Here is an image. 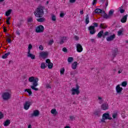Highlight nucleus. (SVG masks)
<instances>
[{"label": "nucleus", "instance_id": "nucleus-1", "mask_svg": "<svg viewBox=\"0 0 128 128\" xmlns=\"http://www.w3.org/2000/svg\"><path fill=\"white\" fill-rule=\"evenodd\" d=\"M28 80L30 82H33L32 86H30L32 90H34L36 91L38 90V88H36V86H38V78H34V76H31L29 78Z\"/></svg>", "mask_w": 128, "mask_h": 128}, {"label": "nucleus", "instance_id": "nucleus-2", "mask_svg": "<svg viewBox=\"0 0 128 128\" xmlns=\"http://www.w3.org/2000/svg\"><path fill=\"white\" fill-rule=\"evenodd\" d=\"M44 6L38 7L34 12V14L36 18H42V16L44 14Z\"/></svg>", "mask_w": 128, "mask_h": 128}, {"label": "nucleus", "instance_id": "nucleus-3", "mask_svg": "<svg viewBox=\"0 0 128 128\" xmlns=\"http://www.w3.org/2000/svg\"><path fill=\"white\" fill-rule=\"evenodd\" d=\"M70 92L72 94V96H75V94L78 96V94H80V86L76 84V88H72L70 90Z\"/></svg>", "mask_w": 128, "mask_h": 128}, {"label": "nucleus", "instance_id": "nucleus-4", "mask_svg": "<svg viewBox=\"0 0 128 128\" xmlns=\"http://www.w3.org/2000/svg\"><path fill=\"white\" fill-rule=\"evenodd\" d=\"M44 27L42 25H39L36 28L35 32L37 34H41L44 32Z\"/></svg>", "mask_w": 128, "mask_h": 128}, {"label": "nucleus", "instance_id": "nucleus-5", "mask_svg": "<svg viewBox=\"0 0 128 128\" xmlns=\"http://www.w3.org/2000/svg\"><path fill=\"white\" fill-rule=\"evenodd\" d=\"M12 95L8 92H4L2 94V98L4 100H8L10 98Z\"/></svg>", "mask_w": 128, "mask_h": 128}, {"label": "nucleus", "instance_id": "nucleus-6", "mask_svg": "<svg viewBox=\"0 0 128 128\" xmlns=\"http://www.w3.org/2000/svg\"><path fill=\"white\" fill-rule=\"evenodd\" d=\"M39 56L42 58H46L48 56V52H42L39 54Z\"/></svg>", "mask_w": 128, "mask_h": 128}, {"label": "nucleus", "instance_id": "nucleus-7", "mask_svg": "<svg viewBox=\"0 0 128 128\" xmlns=\"http://www.w3.org/2000/svg\"><path fill=\"white\" fill-rule=\"evenodd\" d=\"M88 30H90V34H94L96 32V28H94V27L92 26H90L88 27Z\"/></svg>", "mask_w": 128, "mask_h": 128}, {"label": "nucleus", "instance_id": "nucleus-8", "mask_svg": "<svg viewBox=\"0 0 128 128\" xmlns=\"http://www.w3.org/2000/svg\"><path fill=\"white\" fill-rule=\"evenodd\" d=\"M76 52H82V50H84V48H82V46L80 44H78L76 45Z\"/></svg>", "mask_w": 128, "mask_h": 128}, {"label": "nucleus", "instance_id": "nucleus-9", "mask_svg": "<svg viewBox=\"0 0 128 128\" xmlns=\"http://www.w3.org/2000/svg\"><path fill=\"white\" fill-rule=\"evenodd\" d=\"M30 104H32V102H30L29 101L26 102L25 104H24V110H28L30 108Z\"/></svg>", "mask_w": 128, "mask_h": 128}, {"label": "nucleus", "instance_id": "nucleus-10", "mask_svg": "<svg viewBox=\"0 0 128 128\" xmlns=\"http://www.w3.org/2000/svg\"><path fill=\"white\" fill-rule=\"evenodd\" d=\"M123 90L122 88L120 87V85L118 84L116 86V90L117 94H120V92H122Z\"/></svg>", "mask_w": 128, "mask_h": 128}, {"label": "nucleus", "instance_id": "nucleus-11", "mask_svg": "<svg viewBox=\"0 0 128 128\" xmlns=\"http://www.w3.org/2000/svg\"><path fill=\"white\" fill-rule=\"evenodd\" d=\"M102 118L105 120H112V118L110 116V114L108 113H104L102 115Z\"/></svg>", "mask_w": 128, "mask_h": 128}, {"label": "nucleus", "instance_id": "nucleus-12", "mask_svg": "<svg viewBox=\"0 0 128 128\" xmlns=\"http://www.w3.org/2000/svg\"><path fill=\"white\" fill-rule=\"evenodd\" d=\"M116 38V34H113L112 35L106 38V40L107 42H112V40H114Z\"/></svg>", "mask_w": 128, "mask_h": 128}, {"label": "nucleus", "instance_id": "nucleus-13", "mask_svg": "<svg viewBox=\"0 0 128 128\" xmlns=\"http://www.w3.org/2000/svg\"><path fill=\"white\" fill-rule=\"evenodd\" d=\"M101 108L103 110H108V104L107 103L103 104L101 106Z\"/></svg>", "mask_w": 128, "mask_h": 128}, {"label": "nucleus", "instance_id": "nucleus-14", "mask_svg": "<svg viewBox=\"0 0 128 128\" xmlns=\"http://www.w3.org/2000/svg\"><path fill=\"white\" fill-rule=\"evenodd\" d=\"M40 116V111L38 110H35L34 111L33 113L31 114V117L33 116Z\"/></svg>", "mask_w": 128, "mask_h": 128}, {"label": "nucleus", "instance_id": "nucleus-15", "mask_svg": "<svg viewBox=\"0 0 128 128\" xmlns=\"http://www.w3.org/2000/svg\"><path fill=\"white\" fill-rule=\"evenodd\" d=\"M128 14H126L121 19V22H122V24H126V20H128Z\"/></svg>", "mask_w": 128, "mask_h": 128}, {"label": "nucleus", "instance_id": "nucleus-16", "mask_svg": "<svg viewBox=\"0 0 128 128\" xmlns=\"http://www.w3.org/2000/svg\"><path fill=\"white\" fill-rule=\"evenodd\" d=\"M78 62H74L72 64V70H76V68L78 66Z\"/></svg>", "mask_w": 128, "mask_h": 128}, {"label": "nucleus", "instance_id": "nucleus-17", "mask_svg": "<svg viewBox=\"0 0 128 128\" xmlns=\"http://www.w3.org/2000/svg\"><path fill=\"white\" fill-rule=\"evenodd\" d=\"M118 52V50L116 48H115L114 50H112V56H113L114 58H116V56Z\"/></svg>", "mask_w": 128, "mask_h": 128}, {"label": "nucleus", "instance_id": "nucleus-18", "mask_svg": "<svg viewBox=\"0 0 128 128\" xmlns=\"http://www.w3.org/2000/svg\"><path fill=\"white\" fill-rule=\"evenodd\" d=\"M28 58H30L32 60H34L36 58V55L30 54V52H28Z\"/></svg>", "mask_w": 128, "mask_h": 128}, {"label": "nucleus", "instance_id": "nucleus-19", "mask_svg": "<svg viewBox=\"0 0 128 128\" xmlns=\"http://www.w3.org/2000/svg\"><path fill=\"white\" fill-rule=\"evenodd\" d=\"M4 126H8L10 124V120H6L4 123Z\"/></svg>", "mask_w": 128, "mask_h": 128}, {"label": "nucleus", "instance_id": "nucleus-20", "mask_svg": "<svg viewBox=\"0 0 128 128\" xmlns=\"http://www.w3.org/2000/svg\"><path fill=\"white\" fill-rule=\"evenodd\" d=\"M102 14H104L102 16L104 18H106V20H108V18H110V15L108 14H106L104 11L102 12Z\"/></svg>", "mask_w": 128, "mask_h": 128}, {"label": "nucleus", "instance_id": "nucleus-21", "mask_svg": "<svg viewBox=\"0 0 128 128\" xmlns=\"http://www.w3.org/2000/svg\"><path fill=\"white\" fill-rule=\"evenodd\" d=\"M118 10L120 12V14H124V12H126V10L124 9V6H122L118 8Z\"/></svg>", "mask_w": 128, "mask_h": 128}, {"label": "nucleus", "instance_id": "nucleus-22", "mask_svg": "<svg viewBox=\"0 0 128 128\" xmlns=\"http://www.w3.org/2000/svg\"><path fill=\"white\" fill-rule=\"evenodd\" d=\"M85 22L86 24H90V16H88V14H86V16Z\"/></svg>", "mask_w": 128, "mask_h": 128}, {"label": "nucleus", "instance_id": "nucleus-23", "mask_svg": "<svg viewBox=\"0 0 128 128\" xmlns=\"http://www.w3.org/2000/svg\"><path fill=\"white\" fill-rule=\"evenodd\" d=\"M98 102L100 104H102L104 102V99L102 98L100 96H98Z\"/></svg>", "mask_w": 128, "mask_h": 128}, {"label": "nucleus", "instance_id": "nucleus-24", "mask_svg": "<svg viewBox=\"0 0 128 128\" xmlns=\"http://www.w3.org/2000/svg\"><path fill=\"white\" fill-rule=\"evenodd\" d=\"M103 34H104V30H101L98 33V34H97V36L98 38H100L102 36Z\"/></svg>", "mask_w": 128, "mask_h": 128}, {"label": "nucleus", "instance_id": "nucleus-25", "mask_svg": "<svg viewBox=\"0 0 128 128\" xmlns=\"http://www.w3.org/2000/svg\"><path fill=\"white\" fill-rule=\"evenodd\" d=\"M104 10L100 8H96L94 10L96 14H102Z\"/></svg>", "mask_w": 128, "mask_h": 128}, {"label": "nucleus", "instance_id": "nucleus-26", "mask_svg": "<svg viewBox=\"0 0 128 128\" xmlns=\"http://www.w3.org/2000/svg\"><path fill=\"white\" fill-rule=\"evenodd\" d=\"M24 92H26L28 93L29 96H32V89L28 88V89H25Z\"/></svg>", "mask_w": 128, "mask_h": 128}, {"label": "nucleus", "instance_id": "nucleus-27", "mask_svg": "<svg viewBox=\"0 0 128 128\" xmlns=\"http://www.w3.org/2000/svg\"><path fill=\"white\" fill-rule=\"evenodd\" d=\"M36 20L38 22H44L46 20V18H38Z\"/></svg>", "mask_w": 128, "mask_h": 128}, {"label": "nucleus", "instance_id": "nucleus-28", "mask_svg": "<svg viewBox=\"0 0 128 128\" xmlns=\"http://www.w3.org/2000/svg\"><path fill=\"white\" fill-rule=\"evenodd\" d=\"M10 54V52L6 53L4 55L2 56V58H3L4 60L6 58H8V56Z\"/></svg>", "mask_w": 128, "mask_h": 128}, {"label": "nucleus", "instance_id": "nucleus-29", "mask_svg": "<svg viewBox=\"0 0 128 128\" xmlns=\"http://www.w3.org/2000/svg\"><path fill=\"white\" fill-rule=\"evenodd\" d=\"M46 66H48L46 65V63L44 62L41 63L40 68H42V70H44V68H46Z\"/></svg>", "mask_w": 128, "mask_h": 128}, {"label": "nucleus", "instance_id": "nucleus-30", "mask_svg": "<svg viewBox=\"0 0 128 128\" xmlns=\"http://www.w3.org/2000/svg\"><path fill=\"white\" fill-rule=\"evenodd\" d=\"M100 28H108V26L104 24H100Z\"/></svg>", "mask_w": 128, "mask_h": 128}, {"label": "nucleus", "instance_id": "nucleus-31", "mask_svg": "<svg viewBox=\"0 0 128 128\" xmlns=\"http://www.w3.org/2000/svg\"><path fill=\"white\" fill-rule=\"evenodd\" d=\"M11 14H12V10L10 9L6 12V16H10Z\"/></svg>", "mask_w": 128, "mask_h": 128}, {"label": "nucleus", "instance_id": "nucleus-32", "mask_svg": "<svg viewBox=\"0 0 128 128\" xmlns=\"http://www.w3.org/2000/svg\"><path fill=\"white\" fill-rule=\"evenodd\" d=\"M94 114L95 116H100V110L94 111Z\"/></svg>", "mask_w": 128, "mask_h": 128}, {"label": "nucleus", "instance_id": "nucleus-33", "mask_svg": "<svg viewBox=\"0 0 128 128\" xmlns=\"http://www.w3.org/2000/svg\"><path fill=\"white\" fill-rule=\"evenodd\" d=\"M68 62L70 64H71V62H74V58H72V57L68 58Z\"/></svg>", "mask_w": 128, "mask_h": 128}, {"label": "nucleus", "instance_id": "nucleus-34", "mask_svg": "<svg viewBox=\"0 0 128 128\" xmlns=\"http://www.w3.org/2000/svg\"><path fill=\"white\" fill-rule=\"evenodd\" d=\"M122 34H124V31L122 30H119L118 32V36H122Z\"/></svg>", "mask_w": 128, "mask_h": 128}, {"label": "nucleus", "instance_id": "nucleus-35", "mask_svg": "<svg viewBox=\"0 0 128 128\" xmlns=\"http://www.w3.org/2000/svg\"><path fill=\"white\" fill-rule=\"evenodd\" d=\"M127 84H128V82L126 81H124L122 82L121 84V86L124 87L126 86Z\"/></svg>", "mask_w": 128, "mask_h": 128}, {"label": "nucleus", "instance_id": "nucleus-36", "mask_svg": "<svg viewBox=\"0 0 128 128\" xmlns=\"http://www.w3.org/2000/svg\"><path fill=\"white\" fill-rule=\"evenodd\" d=\"M48 68H52V66H54V64L51 62L50 63H49L48 65Z\"/></svg>", "mask_w": 128, "mask_h": 128}, {"label": "nucleus", "instance_id": "nucleus-37", "mask_svg": "<svg viewBox=\"0 0 128 128\" xmlns=\"http://www.w3.org/2000/svg\"><path fill=\"white\" fill-rule=\"evenodd\" d=\"M32 48V44H29L28 46V52H30V50Z\"/></svg>", "mask_w": 128, "mask_h": 128}, {"label": "nucleus", "instance_id": "nucleus-38", "mask_svg": "<svg viewBox=\"0 0 128 128\" xmlns=\"http://www.w3.org/2000/svg\"><path fill=\"white\" fill-rule=\"evenodd\" d=\"M52 22H56V16L54 15H52Z\"/></svg>", "mask_w": 128, "mask_h": 128}, {"label": "nucleus", "instance_id": "nucleus-39", "mask_svg": "<svg viewBox=\"0 0 128 128\" xmlns=\"http://www.w3.org/2000/svg\"><path fill=\"white\" fill-rule=\"evenodd\" d=\"M108 14L109 15V16L110 18V16H112V14H114V10H110L109 11V13Z\"/></svg>", "mask_w": 128, "mask_h": 128}, {"label": "nucleus", "instance_id": "nucleus-40", "mask_svg": "<svg viewBox=\"0 0 128 128\" xmlns=\"http://www.w3.org/2000/svg\"><path fill=\"white\" fill-rule=\"evenodd\" d=\"M64 68H62L60 70V74H64Z\"/></svg>", "mask_w": 128, "mask_h": 128}, {"label": "nucleus", "instance_id": "nucleus-41", "mask_svg": "<svg viewBox=\"0 0 128 128\" xmlns=\"http://www.w3.org/2000/svg\"><path fill=\"white\" fill-rule=\"evenodd\" d=\"M51 114H56V110L52 109L51 110Z\"/></svg>", "mask_w": 128, "mask_h": 128}, {"label": "nucleus", "instance_id": "nucleus-42", "mask_svg": "<svg viewBox=\"0 0 128 128\" xmlns=\"http://www.w3.org/2000/svg\"><path fill=\"white\" fill-rule=\"evenodd\" d=\"M61 40L63 41V42H66V40H68V37H66V36H64L62 37L61 38Z\"/></svg>", "mask_w": 128, "mask_h": 128}, {"label": "nucleus", "instance_id": "nucleus-43", "mask_svg": "<svg viewBox=\"0 0 128 128\" xmlns=\"http://www.w3.org/2000/svg\"><path fill=\"white\" fill-rule=\"evenodd\" d=\"M94 26H92L94 27V28H98V24L96 22L93 23Z\"/></svg>", "mask_w": 128, "mask_h": 128}, {"label": "nucleus", "instance_id": "nucleus-44", "mask_svg": "<svg viewBox=\"0 0 128 128\" xmlns=\"http://www.w3.org/2000/svg\"><path fill=\"white\" fill-rule=\"evenodd\" d=\"M52 44H54V40H51L49 41L48 44L49 46H52Z\"/></svg>", "mask_w": 128, "mask_h": 128}, {"label": "nucleus", "instance_id": "nucleus-45", "mask_svg": "<svg viewBox=\"0 0 128 128\" xmlns=\"http://www.w3.org/2000/svg\"><path fill=\"white\" fill-rule=\"evenodd\" d=\"M34 22V20H32V18H30L28 19V22Z\"/></svg>", "mask_w": 128, "mask_h": 128}, {"label": "nucleus", "instance_id": "nucleus-46", "mask_svg": "<svg viewBox=\"0 0 128 128\" xmlns=\"http://www.w3.org/2000/svg\"><path fill=\"white\" fill-rule=\"evenodd\" d=\"M4 114H2V112H0V120H2V118H4Z\"/></svg>", "mask_w": 128, "mask_h": 128}, {"label": "nucleus", "instance_id": "nucleus-47", "mask_svg": "<svg viewBox=\"0 0 128 128\" xmlns=\"http://www.w3.org/2000/svg\"><path fill=\"white\" fill-rule=\"evenodd\" d=\"M118 114L116 113H114L112 115V118H116Z\"/></svg>", "mask_w": 128, "mask_h": 128}, {"label": "nucleus", "instance_id": "nucleus-48", "mask_svg": "<svg viewBox=\"0 0 128 128\" xmlns=\"http://www.w3.org/2000/svg\"><path fill=\"white\" fill-rule=\"evenodd\" d=\"M70 118L71 120H76V118L72 116H70Z\"/></svg>", "mask_w": 128, "mask_h": 128}, {"label": "nucleus", "instance_id": "nucleus-49", "mask_svg": "<svg viewBox=\"0 0 128 128\" xmlns=\"http://www.w3.org/2000/svg\"><path fill=\"white\" fill-rule=\"evenodd\" d=\"M46 88H52V86L49 84H46Z\"/></svg>", "mask_w": 128, "mask_h": 128}, {"label": "nucleus", "instance_id": "nucleus-50", "mask_svg": "<svg viewBox=\"0 0 128 128\" xmlns=\"http://www.w3.org/2000/svg\"><path fill=\"white\" fill-rule=\"evenodd\" d=\"M62 52H68V49H66V48L64 47L62 49Z\"/></svg>", "mask_w": 128, "mask_h": 128}, {"label": "nucleus", "instance_id": "nucleus-51", "mask_svg": "<svg viewBox=\"0 0 128 128\" xmlns=\"http://www.w3.org/2000/svg\"><path fill=\"white\" fill-rule=\"evenodd\" d=\"M70 74L71 76H75V74H76V72H74V71H72V72H70Z\"/></svg>", "mask_w": 128, "mask_h": 128}, {"label": "nucleus", "instance_id": "nucleus-52", "mask_svg": "<svg viewBox=\"0 0 128 128\" xmlns=\"http://www.w3.org/2000/svg\"><path fill=\"white\" fill-rule=\"evenodd\" d=\"M39 50H44V46H42V45H40L39 46Z\"/></svg>", "mask_w": 128, "mask_h": 128}, {"label": "nucleus", "instance_id": "nucleus-53", "mask_svg": "<svg viewBox=\"0 0 128 128\" xmlns=\"http://www.w3.org/2000/svg\"><path fill=\"white\" fill-rule=\"evenodd\" d=\"M74 38L75 40H80V37H78L77 36H75L74 37Z\"/></svg>", "mask_w": 128, "mask_h": 128}, {"label": "nucleus", "instance_id": "nucleus-54", "mask_svg": "<svg viewBox=\"0 0 128 128\" xmlns=\"http://www.w3.org/2000/svg\"><path fill=\"white\" fill-rule=\"evenodd\" d=\"M96 2H98V0H94L92 1V5L94 6V4H96Z\"/></svg>", "mask_w": 128, "mask_h": 128}, {"label": "nucleus", "instance_id": "nucleus-55", "mask_svg": "<svg viewBox=\"0 0 128 128\" xmlns=\"http://www.w3.org/2000/svg\"><path fill=\"white\" fill-rule=\"evenodd\" d=\"M64 13L61 12L60 13V18H64Z\"/></svg>", "mask_w": 128, "mask_h": 128}, {"label": "nucleus", "instance_id": "nucleus-56", "mask_svg": "<svg viewBox=\"0 0 128 128\" xmlns=\"http://www.w3.org/2000/svg\"><path fill=\"white\" fill-rule=\"evenodd\" d=\"M100 122H106V119L102 117V119L101 120Z\"/></svg>", "mask_w": 128, "mask_h": 128}, {"label": "nucleus", "instance_id": "nucleus-57", "mask_svg": "<svg viewBox=\"0 0 128 128\" xmlns=\"http://www.w3.org/2000/svg\"><path fill=\"white\" fill-rule=\"evenodd\" d=\"M46 64H50L52 62H50V59H47V60H46Z\"/></svg>", "mask_w": 128, "mask_h": 128}, {"label": "nucleus", "instance_id": "nucleus-58", "mask_svg": "<svg viewBox=\"0 0 128 128\" xmlns=\"http://www.w3.org/2000/svg\"><path fill=\"white\" fill-rule=\"evenodd\" d=\"M16 34H17L18 36L20 35V30H16Z\"/></svg>", "mask_w": 128, "mask_h": 128}, {"label": "nucleus", "instance_id": "nucleus-59", "mask_svg": "<svg viewBox=\"0 0 128 128\" xmlns=\"http://www.w3.org/2000/svg\"><path fill=\"white\" fill-rule=\"evenodd\" d=\"M6 42H8V44H10V42H12V39L8 38L6 40Z\"/></svg>", "mask_w": 128, "mask_h": 128}, {"label": "nucleus", "instance_id": "nucleus-60", "mask_svg": "<svg viewBox=\"0 0 128 128\" xmlns=\"http://www.w3.org/2000/svg\"><path fill=\"white\" fill-rule=\"evenodd\" d=\"M3 30H4V32H6L8 31V30H6V27H4Z\"/></svg>", "mask_w": 128, "mask_h": 128}, {"label": "nucleus", "instance_id": "nucleus-61", "mask_svg": "<svg viewBox=\"0 0 128 128\" xmlns=\"http://www.w3.org/2000/svg\"><path fill=\"white\" fill-rule=\"evenodd\" d=\"M70 2H71V4H74V2H76V0H70Z\"/></svg>", "mask_w": 128, "mask_h": 128}, {"label": "nucleus", "instance_id": "nucleus-62", "mask_svg": "<svg viewBox=\"0 0 128 128\" xmlns=\"http://www.w3.org/2000/svg\"><path fill=\"white\" fill-rule=\"evenodd\" d=\"M104 36H108V32H106L104 33Z\"/></svg>", "mask_w": 128, "mask_h": 128}, {"label": "nucleus", "instance_id": "nucleus-63", "mask_svg": "<svg viewBox=\"0 0 128 128\" xmlns=\"http://www.w3.org/2000/svg\"><path fill=\"white\" fill-rule=\"evenodd\" d=\"M6 24H10V20H6Z\"/></svg>", "mask_w": 128, "mask_h": 128}, {"label": "nucleus", "instance_id": "nucleus-64", "mask_svg": "<svg viewBox=\"0 0 128 128\" xmlns=\"http://www.w3.org/2000/svg\"><path fill=\"white\" fill-rule=\"evenodd\" d=\"M108 6V0H106V7Z\"/></svg>", "mask_w": 128, "mask_h": 128}]
</instances>
